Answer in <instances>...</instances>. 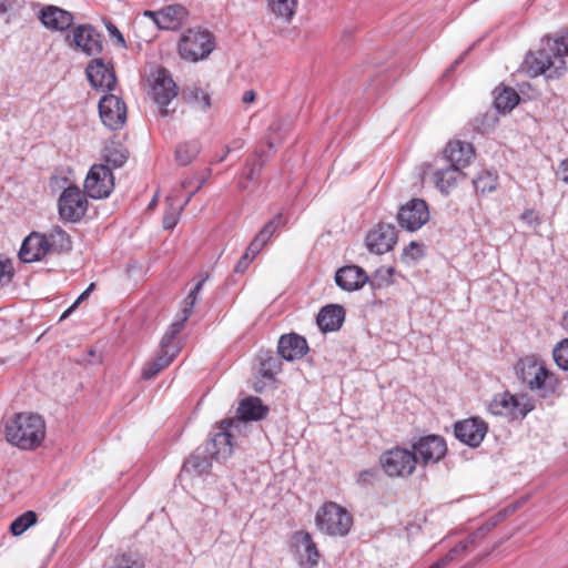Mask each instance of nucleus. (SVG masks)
Returning <instances> with one entry per match:
<instances>
[{"mask_svg":"<svg viewBox=\"0 0 568 568\" xmlns=\"http://www.w3.org/2000/svg\"><path fill=\"white\" fill-rule=\"evenodd\" d=\"M568 55V36L560 38L547 37L542 47L536 53H529L525 63L532 77L546 74L554 78L561 74L565 69V57Z\"/></svg>","mask_w":568,"mask_h":568,"instance_id":"f257e3e1","label":"nucleus"},{"mask_svg":"<svg viewBox=\"0 0 568 568\" xmlns=\"http://www.w3.org/2000/svg\"><path fill=\"white\" fill-rule=\"evenodd\" d=\"M515 369L518 379L539 397H549L555 394L559 386L555 374L548 371L545 363L535 356H526L519 359Z\"/></svg>","mask_w":568,"mask_h":568,"instance_id":"f03ea898","label":"nucleus"},{"mask_svg":"<svg viewBox=\"0 0 568 568\" xmlns=\"http://www.w3.org/2000/svg\"><path fill=\"white\" fill-rule=\"evenodd\" d=\"M44 435V420L38 414H17L6 426L7 439L21 449L38 447Z\"/></svg>","mask_w":568,"mask_h":568,"instance_id":"7ed1b4c3","label":"nucleus"},{"mask_svg":"<svg viewBox=\"0 0 568 568\" xmlns=\"http://www.w3.org/2000/svg\"><path fill=\"white\" fill-rule=\"evenodd\" d=\"M315 521L317 527L329 536H346L351 530L353 518L345 508L328 501L317 511Z\"/></svg>","mask_w":568,"mask_h":568,"instance_id":"20e7f679","label":"nucleus"},{"mask_svg":"<svg viewBox=\"0 0 568 568\" xmlns=\"http://www.w3.org/2000/svg\"><path fill=\"white\" fill-rule=\"evenodd\" d=\"M213 49V37L206 30L189 29L179 42L181 58L192 62L206 58Z\"/></svg>","mask_w":568,"mask_h":568,"instance_id":"39448f33","label":"nucleus"},{"mask_svg":"<svg viewBox=\"0 0 568 568\" xmlns=\"http://www.w3.org/2000/svg\"><path fill=\"white\" fill-rule=\"evenodd\" d=\"M151 95L160 108L161 116H169L174 112V110L170 111L168 105L178 95V87L164 68H158L151 74Z\"/></svg>","mask_w":568,"mask_h":568,"instance_id":"423d86ee","label":"nucleus"},{"mask_svg":"<svg viewBox=\"0 0 568 568\" xmlns=\"http://www.w3.org/2000/svg\"><path fill=\"white\" fill-rule=\"evenodd\" d=\"M58 211L62 221L79 222L88 211V200L77 185L62 191L58 200Z\"/></svg>","mask_w":568,"mask_h":568,"instance_id":"0eeeda50","label":"nucleus"},{"mask_svg":"<svg viewBox=\"0 0 568 568\" xmlns=\"http://www.w3.org/2000/svg\"><path fill=\"white\" fill-rule=\"evenodd\" d=\"M418 457L413 452L395 447L381 456V465L390 477L409 476L416 468Z\"/></svg>","mask_w":568,"mask_h":568,"instance_id":"6e6552de","label":"nucleus"},{"mask_svg":"<svg viewBox=\"0 0 568 568\" xmlns=\"http://www.w3.org/2000/svg\"><path fill=\"white\" fill-rule=\"evenodd\" d=\"M113 189L114 178L110 166L92 165L84 181L85 193L92 199H104L111 194Z\"/></svg>","mask_w":568,"mask_h":568,"instance_id":"1a4fd4ad","label":"nucleus"},{"mask_svg":"<svg viewBox=\"0 0 568 568\" xmlns=\"http://www.w3.org/2000/svg\"><path fill=\"white\" fill-rule=\"evenodd\" d=\"M68 40H70L71 47L90 57L100 54L103 50L102 36L91 24L74 27L72 34L68 36Z\"/></svg>","mask_w":568,"mask_h":568,"instance_id":"9d476101","label":"nucleus"},{"mask_svg":"<svg viewBox=\"0 0 568 568\" xmlns=\"http://www.w3.org/2000/svg\"><path fill=\"white\" fill-rule=\"evenodd\" d=\"M488 408L494 415L519 418L525 417L534 406L529 400L521 403L515 395L504 392L494 396Z\"/></svg>","mask_w":568,"mask_h":568,"instance_id":"9b49d317","label":"nucleus"},{"mask_svg":"<svg viewBox=\"0 0 568 568\" xmlns=\"http://www.w3.org/2000/svg\"><path fill=\"white\" fill-rule=\"evenodd\" d=\"M99 114L106 128L119 130L126 121L125 103L114 94H106L99 102Z\"/></svg>","mask_w":568,"mask_h":568,"instance_id":"f8f14e48","label":"nucleus"},{"mask_svg":"<svg viewBox=\"0 0 568 568\" xmlns=\"http://www.w3.org/2000/svg\"><path fill=\"white\" fill-rule=\"evenodd\" d=\"M399 225L407 231L420 229L428 220L429 212L426 202L422 199H413L400 206L397 213Z\"/></svg>","mask_w":568,"mask_h":568,"instance_id":"ddd939ff","label":"nucleus"},{"mask_svg":"<svg viewBox=\"0 0 568 568\" xmlns=\"http://www.w3.org/2000/svg\"><path fill=\"white\" fill-rule=\"evenodd\" d=\"M144 16L150 18L159 29L178 30L186 20L189 11L182 4H170L156 11L146 10Z\"/></svg>","mask_w":568,"mask_h":568,"instance_id":"4468645a","label":"nucleus"},{"mask_svg":"<svg viewBox=\"0 0 568 568\" xmlns=\"http://www.w3.org/2000/svg\"><path fill=\"white\" fill-rule=\"evenodd\" d=\"M501 519H503L501 514H498V515L489 518L476 531H474L473 534L467 536L464 540L459 541L443 558L435 561L429 568H445L448 564L454 561L459 554L465 551L469 546L474 545L478 538L484 537L488 531H490L494 527H496L500 523Z\"/></svg>","mask_w":568,"mask_h":568,"instance_id":"2eb2a0df","label":"nucleus"},{"mask_svg":"<svg viewBox=\"0 0 568 568\" xmlns=\"http://www.w3.org/2000/svg\"><path fill=\"white\" fill-rule=\"evenodd\" d=\"M235 422L232 419L222 420L219 430L206 443L205 450L213 458L226 459L233 453V435L230 429Z\"/></svg>","mask_w":568,"mask_h":568,"instance_id":"dca6fc26","label":"nucleus"},{"mask_svg":"<svg viewBox=\"0 0 568 568\" xmlns=\"http://www.w3.org/2000/svg\"><path fill=\"white\" fill-rule=\"evenodd\" d=\"M488 432V425L479 417H470L459 420L454 426L457 439L470 446L478 447Z\"/></svg>","mask_w":568,"mask_h":568,"instance_id":"f3484780","label":"nucleus"},{"mask_svg":"<svg viewBox=\"0 0 568 568\" xmlns=\"http://www.w3.org/2000/svg\"><path fill=\"white\" fill-rule=\"evenodd\" d=\"M87 77L91 85L102 91H112L116 84V77L111 63L102 58L93 59L87 67Z\"/></svg>","mask_w":568,"mask_h":568,"instance_id":"a211bd4d","label":"nucleus"},{"mask_svg":"<svg viewBox=\"0 0 568 568\" xmlns=\"http://www.w3.org/2000/svg\"><path fill=\"white\" fill-rule=\"evenodd\" d=\"M414 454L418 457L423 464L437 463L440 460L446 452V442L442 436L427 435L420 437L416 443L413 444Z\"/></svg>","mask_w":568,"mask_h":568,"instance_id":"6ab92c4d","label":"nucleus"},{"mask_svg":"<svg viewBox=\"0 0 568 568\" xmlns=\"http://www.w3.org/2000/svg\"><path fill=\"white\" fill-rule=\"evenodd\" d=\"M397 242L396 227L388 223H378L366 236L369 252L384 254L389 252Z\"/></svg>","mask_w":568,"mask_h":568,"instance_id":"aec40b11","label":"nucleus"},{"mask_svg":"<svg viewBox=\"0 0 568 568\" xmlns=\"http://www.w3.org/2000/svg\"><path fill=\"white\" fill-rule=\"evenodd\" d=\"M49 253L47 236L39 232H31L22 242L19 258L23 263L41 261Z\"/></svg>","mask_w":568,"mask_h":568,"instance_id":"412c9836","label":"nucleus"},{"mask_svg":"<svg viewBox=\"0 0 568 568\" xmlns=\"http://www.w3.org/2000/svg\"><path fill=\"white\" fill-rule=\"evenodd\" d=\"M446 163L456 168L465 169L475 156V149L471 143L460 140L449 141L443 151Z\"/></svg>","mask_w":568,"mask_h":568,"instance_id":"4be33fe9","label":"nucleus"},{"mask_svg":"<svg viewBox=\"0 0 568 568\" xmlns=\"http://www.w3.org/2000/svg\"><path fill=\"white\" fill-rule=\"evenodd\" d=\"M368 281L369 277L365 271L357 265L343 266L335 273L336 285L347 292L362 288Z\"/></svg>","mask_w":568,"mask_h":568,"instance_id":"5701e85b","label":"nucleus"},{"mask_svg":"<svg viewBox=\"0 0 568 568\" xmlns=\"http://www.w3.org/2000/svg\"><path fill=\"white\" fill-rule=\"evenodd\" d=\"M42 24L53 31H65L73 24V14L55 6H47L40 11Z\"/></svg>","mask_w":568,"mask_h":568,"instance_id":"b1692460","label":"nucleus"},{"mask_svg":"<svg viewBox=\"0 0 568 568\" xmlns=\"http://www.w3.org/2000/svg\"><path fill=\"white\" fill-rule=\"evenodd\" d=\"M277 352L284 359L295 361L308 352V345L303 336L291 333L280 337Z\"/></svg>","mask_w":568,"mask_h":568,"instance_id":"393cba45","label":"nucleus"},{"mask_svg":"<svg viewBox=\"0 0 568 568\" xmlns=\"http://www.w3.org/2000/svg\"><path fill=\"white\" fill-rule=\"evenodd\" d=\"M293 540L300 554V564L307 568L315 567L318 564L320 552L312 536L306 531H296Z\"/></svg>","mask_w":568,"mask_h":568,"instance_id":"a878e982","label":"nucleus"},{"mask_svg":"<svg viewBox=\"0 0 568 568\" xmlns=\"http://www.w3.org/2000/svg\"><path fill=\"white\" fill-rule=\"evenodd\" d=\"M345 318V311L338 304H329L324 306L317 315V325L323 332L337 331Z\"/></svg>","mask_w":568,"mask_h":568,"instance_id":"bb28decb","label":"nucleus"},{"mask_svg":"<svg viewBox=\"0 0 568 568\" xmlns=\"http://www.w3.org/2000/svg\"><path fill=\"white\" fill-rule=\"evenodd\" d=\"M463 170L449 163L445 168H439L434 173L436 187L444 194H448L450 189L457 185L459 178L463 176Z\"/></svg>","mask_w":568,"mask_h":568,"instance_id":"cd10ccee","label":"nucleus"},{"mask_svg":"<svg viewBox=\"0 0 568 568\" xmlns=\"http://www.w3.org/2000/svg\"><path fill=\"white\" fill-rule=\"evenodd\" d=\"M268 407L263 405L258 397H247L241 400L237 415L242 420H261L266 417Z\"/></svg>","mask_w":568,"mask_h":568,"instance_id":"c85d7f7f","label":"nucleus"},{"mask_svg":"<svg viewBox=\"0 0 568 568\" xmlns=\"http://www.w3.org/2000/svg\"><path fill=\"white\" fill-rule=\"evenodd\" d=\"M265 164L263 153L254 152L251 158L247 159L245 166L241 173L239 181V187L246 190L250 186V182H254L258 179L262 169Z\"/></svg>","mask_w":568,"mask_h":568,"instance_id":"c756f323","label":"nucleus"},{"mask_svg":"<svg viewBox=\"0 0 568 568\" xmlns=\"http://www.w3.org/2000/svg\"><path fill=\"white\" fill-rule=\"evenodd\" d=\"M176 357L174 355V351L170 349V353L165 349H160L158 356L150 362H148L141 372V377L145 381L152 379L155 377L161 371L166 368L173 359Z\"/></svg>","mask_w":568,"mask_h":568,"instance_id":"7c9ffc66","label":"nucleus"},{"mask_svg":"<svg viewBox=\"0 0 568 568\" xmlns=\"http://www.w3.org/2000/svg\"><path fill=\"white\" fill-rule=\"evenodd\" d=\"M183 100L187 104L199 108L204 112L211 108V94L195 84L184 90Z\"/></svg>","mask_w":568,"mask_h":568,"instance_id":"2f4dec72","label":"nucleus"},{"mask_svg":"<svg viewBox=\"0 0 568 568\" xmlns=\"http://www.w3.org/2000/svg\"><path fill=\"white\" fill-rule=\"evenodd\" d=\"M45 236L49 253H63L69 252L72 248V242L69 234L59 226L51 230V232Z\"/></svg>","mask_w":568,"mask_h":568,"instance_id":"473e14b6","label":"nucleus"},{"mask_svg":"<svg viewBox=\"0 0 568 568\" xmlns=\"http://www.w3.org/2000/svg\"><path fill=\"white\" fill-rule=\"evenodd\" d=\"M285 223L286 220L281 212L273 216L254 237L252 251L256 250L257 247H263L273 236L275 231L285 225Z\"/></svg>","mask_w":568,"mask_h":568,"instance_id":"72a5a7b5","label":"nucleus"},{"mask_svg":"<svg viewBox=\"0 0 568 568\" xmlns=\"http://www.w3.org/2000/svg\"><path fill=\"white\" fill-rule=\"evenodd\" d=\"M201 149L202 145L197 140L180 143L175 149V161L180 165L186 166L196 159L201 152Z\"/></svg>","mask_w":568,"mask_h":568,"instance_id":"f704fd0d","label":"nucleus"},{"mask_svg":"<svg viewBox=\"0 0 568 568\" xmlns=\"http://www.w3.org/2000/svg\"><path fill=\"white\" fill-rule=\"evenodd\" d=\"M128 158V150L120 144L111 143L104 148L103 159L108 166L112 165L115 169L121 168L126 162Z\"/></svg>","mask_w":568,"mask_h":568,"instance_id":"c9c22d12","label":"nucleus"},{"mask_svg":"<svg viewBox=\"0 0 568 568\" xmlns=\"http://www.w3.org/2000/svg\"><path fill=\"white\" fill-rule=\"evenodd\" d=\"M211 467V463L206 456L192 454L183 464L182 473L190 475H202Z\"/></svg>","mask_w":568,"mask_h":568,"instance_id":"e433bc0d","label":"nucleus"},{"mask_svg":"<svg viewBox=\"0 0 568 568\" xmlns=\"http://www.w3.org/2000/svg\"><path fill=\"white\" fill-rule=\"evenodd\" d=\"M267 2L272 13L285 21H291L297 6V0H267Z\"/></svg>","mask_w":568,"mask_h":568,"instance_id":"4c0bfd02","label":"nucleus"},{"mask_svg":"<svg viewBox=\"0 0 568 568\" xmlns=\"http://www.w3.org/2000/svg\"><path fill=\"white\" fill-rule=\"evenodd\" d=\"M38 521V516L33 510H28L17 517L10 525V532L18 537L21 536L26 530L36 525Z\"/></svg>","mask_w":568,"mask_h":568,"instance_id":"58836bf2","label":"nucleus"},{"mask_svg":"<svg viewBox=\"0 0 568 568\" xmlns=\"http://www.w3.org/2000/svg\"><path fill=\"white\" fill-rule=\"evenodd\" d=\"M518 101V93L511 88H505L495 97V106L497 110L506 112L513 110Z\"/></svg>","mask_w":568,"mask_h":568,"instance_id":"ea45409f","label":"nucleus"},{"mask_svg":"<svg viewBox=\"0 0 568 568\" xmlns=\"http://www.w3.org/2000/svg\"><path fill=\"white\" fill-rule=\"evenodd\" d=\"M497 180V174L489 171H483L473 180V184L477 193L485 194L496 190Z\"/></svg>","mask_w":568,"mask_h":568,"instance_id":"a19ab883","label":"nucleus"},{"mask_svg":"<svg viewBox=\"0 0 568 568\" xmlns=\"http://www.w3.org/2000/svg\"><path fill=\"white\" fill-rule=\"evenodd\" d=\"M282 369V362L273 356L267 354L261 361L260 373L263 377L267 379H273L275 375H277Z\"/></svg>","mask_w":568,"mask_h":568,"instance_id":"79ce46f5","label":"nucleus"},{"mask_svg":"<svg viewBox=\"0 0 568 568\" xmlns=\"http://www.w3.org/2000/svg\"><path fill=\"white\" fill-rule=\"evenodd\" d=\"M204 282H205V278L201 280L193 287V290L189 293V295L184 298V301H183V308H182L183 321H187V318L191 316V314L193 312V307H194V305L196 303V300H197V295L201 292Z\"/></svg>","mask_w":568,"mask_h":568,"instance_id":"37998d69","label":"nucleus"},{"mask_svg":"<svg viewBox=\"0 0 568 568\" xmlns=\"http://www.w3.org/2000/svg\"><path fill=\"white\" fill-rule=\"evenodd\" d=\"M204 282H205V278L201 280L193 287V290L189 293V295L184 298V301H183V308H182L183 321H187V318L191 316V314L193 312V307H194V305L196 303V300H197V295L201 292Z\"/></svg>","mask_w":568,"mask_h":568,"instance_id":"c03bdc74","label":"nucleus"},{"mask_svg":"<svg viewBox=\"0 0 568 568\" xmlns=\"http://www.w3.org/2000/svg\"><path fill=\"white\" fill-rule=\"evenodd\" d=\"M394 268L393 267H381L378 268L375 274L373 275V278L371 281V284L374 288H381L383 286H389L393 284V275H394Z\"/></svg>","mask_w":568,"mask_h":568,"instance_id":"a18cd8bd","label":"nucleus"},{"mask_svg":"<svg viewBox=\"0 0 568 568\" xmlns=\"http://www.w3.org/2000/svg\"><path fill=\"white\" fill-rule=\"evenodd\" d=\"M144 562L139 556L122 554L116 556L111 568H143Z\"/></svg>","mask_w":568,"mask_h":568,"instance_id":"49530a36","label":"nucleus"},{"mask_svg":"<svg viewBox=\"0 0 568 568\" xmlns=\"http://www.w3.org/2000/svg\"><path fill=\"white\" fill-rule=\"evenodd\" d=\"M554 359L558 367L568 371V338L559 342L552 352Z\"/></svg>","mask_w":568,"mask_h":568,"instance_id":"de8ad7c7","label":"nucleus"},{"mask_svg":"<svg viewBox=\"0 0 568 568\" xmlns=\"http://www.w3.org/2000/svg\"><path fill=\"white\" fill-rule=\"evenodd\" d=\"M13 277L14 267L12 261L0 256V287L9 285Z\"/></svg>","mask_w":568,"mask_h":568,"instance_id":"09e8293b","label":"nucleus"},{"mask_svg":"<svg viewBox=\"0 0 568 568\" xmlns=\"http://www.w3.org/2000/svg\"><path fill=\"white\" fill-rule=\"evenodd\" d=\"M253 241L250 243L248 247L246 248L245 253L242 255L240 261L236 263L234 271L236 273H243L247 270L251 262L255 258V256L258 254V252L262 250V247H257L256 250H253Z\"/></svg>","mask_w":568,"mask_h":568,"instance_id":"8fccbe9b","label":"nucleus"},{"mask_svg":"<svg viewBox=\"0 0 568 568\" xmlns=\"http://www.w3.org/2000/svg\"><path fill=\"white\" fill-rule=\"evenodd\" d=\"M182 210L183 205H180L178 207H171L165 212L163 216V227L165 230L173 229L178 224Z\"/></svg>","mask_w":568,"mask_h":568,"instance_id":"3c124183","label":"nucleus"},{"mask_svg":"<svg viewBox=\"0 0 568 568\" xmlns=\"http://www.w3.org/2000/svg\"><path fill=\"white\" fill-rule=\"evenodd\" d=\"M175 337H176L175 335H173L166 331L160 342V349H162V351L166 349L169 353L171 349V351H174V355H178L180 352V348L176 345V343L174 342Z\"/></svg>","mask_w":568,"mask_h":568,"instance_id":"603ef678","label":"nucleus"},{"mask_svg":"<svg viewBox=\"0 0 568 568\" xmlns=\"http://www.w3.org/2000/svg\"><path fill=\"white\" fill-rule=\"evenodd\" d=\"M520 219L530 226H538L541 223L539 215L534 210H526Z\"/></svg>","mask_w":568,"mask_h":568,"instance_id":"864d4df0","label":"nucleus"},{"mask_svg":"<svg viewBox=\"0 0 568 568\" xmlns=\"http://www.w3.org/2000/svg\"><path fill=\"white\" fill-rule=\"evenodd\" d=\"M403 254L405 256L410 255L413 260H417L422 256L420 245L416 242H410L405 248Z\"/></svg>","mask_w":568,"mask_h":568,"instance_id":"5fc2aeb1","label":"nucleus"},{"mask_svg":"<svg viewBox=\"0 0 568 568\" xmlns=\"http://www.w3.org/2000/svg\"><path fill=\"white\" fill-rule=\"evenodd\" d=\"M106 30L110 33V36H112V37H114L116 39V42L121 47H125V40H124L123 34L120 32V30L112 22H108L106 23Z\"/></svg>","mask_w":568,"mask_h":568,"instance_id":"6e6d98bb","label":"nucleus"},{"mask_svg":"<svg viewBox=\"0 0 568 568\" xmlns=\"http://www.w3.org/2000/svg\"><path fill=\"white\" fill-rule=\"evenodd\" d=\"M375 469H366L359 473L357 481L359 484H368L376 476Z\"/></svg>","mask_w":568,"mask_h":568,"instance_id":"4d7b16f0","label":"nucleus"},{"mask_svg":"<svg viewBox=\"0 0 568 568\" xmlns=\"http://www.w3.org/2000/svg\"><path fill=\"white\" fill-rule=\"evenodd\" d=\"M558 175L562 182L568 184V159L561 162Z\"/></svg>","mask_w":568,"mask_h":568,"instance_id":"13d9d810","label":"nucleus"},{"mask_svg":"<svg viewBox=\"0 0 568 568\" xmlns=\"http://www.w3.org/2000/svg\"><path fill=\"white\" fill-rule=\"evenodd\" d=\"M184 322L185 321H183V317H182L179 322L172 323L170 325V327L168 328V332L176 336L182 331V328L184 326Z\"/></svg>","mask_w":568,"mask_h":568,"instance_id":"bf43d9fd","label":"nucleus"},{"mask_svg":"<svg viewBox=\"0 0 568 568\" xmlns=\"http://www.w3.org/2000/svg\"><path fill=\"white\" fill-rule=\"evenodd\" d=\"M184 322L185 321H183V317H182L179 322L172 323L170 325V327L168 328V332L176 336L182 331V328L184 326Z\"/></svg>","mask_w":568,"mask_h":568,"instance_id":"052dcab7","label":"nucleus"},{"mask_svg":"<svg viewBox=\"0 0 568 568\" xmlns=\"http://www.w3.org/2000/svg\"><path fill=\"white\" fill-rule=\"evenodd\" d=\"M486 118H487L486 115L476 116L471 122V124L474 125V129L479 132H483L485 130Z\"/></svg>","mask_w":568,"mask_h":568,"instance_id":"680f3d73","label":"nucleus"},{"mask_svg":"<svg viewBox=\"0 0 568 568\" xmlns=\"http://www.w3.org/2000/svg\"><path fill=\"white\" fill-rule=\"evenodd\" d=\"M256 93L254 90H247L243 93L242 102L243 103H252L255 101Z\"/></svg>","mask_w":568,"mask_h":568,"instance_id":"e2e57ef3","label":"nucleus"},{"mask_svg":"<svg viewBox=\"0 0 568 568\" xmlns=\"http://www.w3.org/2000/svg\"><path fill=\"white\" fill-rule=\"evenodd\" d=\"M203 184H204V180H203V181H200V182L197 183V185L195 186V189L186 195L185 201L181 204V205H183V207H184V206H185V205L191 201V199L193 197V195H194L197 191H200V189L203 186Z\"/></svg>","mask_w":568,"mask_h":568,"instance_id":"0e129e2a","label":"nucleus"},{"mask_svg":"<svg viewBox=\"0 0 568 568\" xmlns=\"http://www.w3.org/2000/svg\"><path fill=\"white\" fill-rule=\"evenodd\" d=\"M468 51L469 50L465 51L458 59H456L449 70H454L459 63H462Z\"/></svg>","mask_w":568,"mask_h":568,"instance_id":"69168bd1","label":"nucleus"},{"mask_svg":"<svg viewBox=\"0 0 568 568\" xmlns=\"http://www.w3.org/2000/svg\"><path fill=\"white\" fill-rule=\"evenodd\" d=\"M89 296L88 294V291H84L78 298L77 301L73 303V305H75V307H78V305L84 301L87 297Z\"/></svg>","mask_w":568,"mask_h":568,"instance_id":"338daca9","label":"nucleus"},{"mask_svg":"<svg viewBox=\"0 0 568 568\" xmlns=\"http://www.w3.org/2000/svg\"><path fill=\"white\" fill-rule=\"evenodd\" d=\"M193 184V179H185L181 182L182 189H187Z\"/></svg>","mask_w":568,"mask_h":568,"instance_id":"774afa93","label":"nucleus"}]
</instances>
